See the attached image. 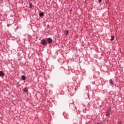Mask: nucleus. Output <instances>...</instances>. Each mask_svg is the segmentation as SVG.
I'll use <instances>...</instances> for the list:
<instances>
[{
    "label": "nucleus",
    "mask_w": 124,
    "mask_h": 124,
    "mask_svg": "<svg viewBox=\"0 0 124 124\" xmlns=\"http://www.w3.org/2000/svg\"><path fill=\"white\" fill-rule=\"evenodd\" d=\"M21 78L23 80V81H25V80H26V76H25L24 75H22L21 76Z\"/></svg>",
    "instance_id": "nucleus-10"
},
{
    "label": "nucleus",
    "mask_w": 124,
    "mask_h": 124,
    "mask_svg": "<svg viewBox=\"0 0 124 124\" xmlns=\"http://www.w3.org/2000/svg\"><path fill=\"white\" fill-rule=\"evenodd\" d=\"M0 77H4V73L2 71H0Z\"/></svg>",
    "instance_id": "nucleus-5"
},
{
    "label": "nucleus",
    "mask_w": 124,
    "mask_h": 124,
    "mask_svg": "<svg viewBox=\"0 0 124 124\" xmlns=\"http://www.w3.org/2000/svg\"><path fill=\"white\" fill-rule=\"evenodd\" d=\"M101 1H102V0H98V2L99 3L101 2Z\"/></svg>",
    "instance_id": "nucleus-13"
},
{
    "label": "nucleus",
    "mask_w": 124,
    "mask_h": 124,
    "mask_svg": "<svg viewBox=\"0 0 124 124\" xmlns=\"http://www.w3.org/2000/svg\"><path fill=\"white\" fill-rule=\"evenodd\" d=\"M70 11V12H71V11H72V10H71Z\"/></svg>",
    "instance_id": "nucleus-15"
},
{
    "label": "nucleus",
    "mask_w": 124,
    "mask_h": 124,
    "mask_svg": "<svg viewBox=\"0 0 124 124\" xmlns=\"http://www.w3.org/2000/svg\"><path fill=\"white\" fill-rule=\"evenodd\" d=\"M69 32V31H68V30H66L65 31L64 34H65V35H68Z\"/></svg>",
    "instance_id": "nucleus-8"
},
{
    "label": "nucleus",
    "mask_w": 124,
    "mask_h": 124,
    "mask_svg": "<svg viewBox=\"0 0 124 124\" xmlns=\"http://www.w3.org/2000/svg\"><path fill=\"white\" fill-rule=\"evenodd\" d=\"M118 124H122L123 123H122V122L120 121H119V122H118Z\"/></svg>",
    "instance_id": "nucleus-12"
},
{
    "label": "nucleus",
    "mask_w": 124,
    "mask_h": 124,
    "mask_svg": "<svg viewBox=\"0 0 124 124\" xmlns=\"http://www.w3.org/2000/svg\"><path fill=\"white\" fill-rule=\"evenodd\" d=\"M47 41L48 44H52V43H53V39H52L51 38H47Z\"/></svg>",
    "instance_id": "nucleus-3"
},
{
    "label": "nucleus",
    "mask_w": 124,
    "mask_h": 124,
    "mask_svg": "<svg viewBox=\"0 0 124 124\" xmlns=\"http://www.w3.org/2000/svg\"><path fill=\"white\" fill-rule=\"evenodd\" d=\"M23 93H28V92H29V90L27 87H25L24 89L23 90Z\"/></svg>",
    "instance_id": "nucleus-4"
},
{
    "label": "nucleus",
    "mask_w": 124,
    "mask_h": 124,
    "mask_svg": "<svg viewBox=\"0 0 124 124\" xmlns=\"http://www.w3.org/2000/svg\"><path fill=\"white\" fill-rule=\"evenodd\" d=\"M97 124H100V123H97Z\"/></svg>",
    "instance_id": "nucleus-14"
},
{
    "label": "nucleus",
    "mask_w": 124,
    "mask_h": 124,
    "mask_svg": "<svg viewBox=\"0 0 124 124\" xmlns=\"http://www.w3.org/2000/svg\"><path fill=\"white\" fill-rule=\"evenodd\" d=\"M109 82L110 83V84L111 85H114V82H113V80H112V79H110L109 80Z\"/></svg>",
    "instance_id": "nucleus-9"
},
{
    "label": "nucleus",
    "mask_w": 124,
    "mask_h": 124,
    "mask_svg": "<svg viewBox=\"0 0 124 124\" xmlns=\"http://www.w3.org/2000/svg\"><path fill=\"white\" fill-rule=\"evenodd\" d=\"M39 16H40V17H44V13H43V12L40 13L39 14Z\"/></svg>",
    "instance_id": "nucleus-6"
},
{
    "label": "nucleus",
    "mask_w": 124,
    "mask_h": 124,
    "mask_svg": "<svg viewBox=\"0 0 124 124\" xmlns=\"http://www.w3.org/2000/svg\"><path fill=\"white\" fill-rule=\"evenodd\" d=\"M32 6H33V5H32V3L31 2H29V8H30V9H31V8H32Z\"/></svg>",
    "instance_id": "nucleus-7"
},
{
    "label": "nucleus",
    "mask_w": 124,
    "mask_h": 124,
    "mask_svg": "<svg viewBox=\"0 0 124 124\" xmlns=\"http://www.w3.org/2000/svg\"><path fill=\"white\" fill-rule=\"evenodd\" d=\"M41 45H43V46H45V45H47L48 43H47V41L46 39H44L41 42Z\"/></svg>",
    "instance_id": "nucleus-1"
},
{
    "label": "nucleus",
    "mask_w": 124,
    "mask_h": 124,
    "mask_svg": "<svg viewBox=\"0 0 124 124\" xmlns=\"http://www.w3.org/2000/svg\"><path fill=\"white\" fill-rule=\"evenodd\" d=\"M115 37L114 36H111V38L110 39V41H113L115 39Z\"/></svg>",
    "instance_id": "nucleus-11"
},
{
    "label": "nucleus",
    "mask_w": 124,
    "mask_h": 124,
    "mask_svg": "<svg viewBox=\"0 0 124 124\" xmlns=\"http://www.w3.org/2000/svg\"><path fill=\"white\" fill-rule=\"evenodd\" d=\"M111 112H112V109L111 108H108L106 112V117H109L111 115Z\"/></svg>",
    "instance_id": "nucleus-2"
}]
</instances>
